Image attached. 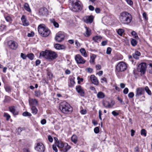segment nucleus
<instances>
[{"mask_svg": "<svg viewBox=\"0 0 152 152\" xmlns=\"http://www.w3.org/2000/svg\"><path fill=\"white\" fill-rule=\"evenodd\" d=\"M75 78L74 77H72L69 79L70 83L71 84L70 86H69L71 87H72L75 84V82L74 80Z\"/></svg>", "mask_w": 152, "mask_h": 152, "instance_id": "nucleus-34", "label": "nucleus"}, {"mask_svg": "<svg viewBox=\"0 0 152 152\" xmlns=\"http://www.w3.org/2000/svg\"><path fill=\"white\" fill-rule=\"evenodd\" d=\"M29 102L30 105L34 106V105H36L38 104V101L35 99H29Z\"/></svg>", "mask_w": 152, "mask_h": 152, "instance_id": "nucleus-21", "label": "nucleus"}, {"mask_svg": "<svg viewBox=\"0 0 152 152\" xmlns=\"http://www.w3.org/2000/svg\"><path fill=\"white\" fill-rule=\"evenodd\" d=\"M48 139L49 141L50 142H52L53 141V139L52 137L50 136L49 135L48 136Z\"/></svg>", "mask_w": 152, "mask_h": 152, "instance_id": "nucleus-60", "label": "nucleus"}, {"mask_svg": "<svg viewBox=\"0 0 152 152\" xmlns=\"http://www.w3.org/2000/svg\"><path fill=\"white\" fill-rule=\"evenodd\" d=\"M4 116L6 118V120L7 121H8L10 118V115L7 113H4Z\"/></svg>", "mask_w": 152, "mask_h": 152, "instance_id": "nucleus-41", "label": "nucleus"}, {"mask_svg": "<svg viewBox=\"0 0 152 152\" xmlns=\"http://www.w3.org/2000/svg\"><path fill=\"white\" fill-rule=\"evenodd\" d=\"M63 148L62 151L64 152H66L69 150L70 149L71 147L67 143H64Z\"/></svg>", "mask_w": 152, "mask_h": 152, "instance_id": "nucleus-22", "label": "nucleus"}, {"mask_svg": "<svg viewBox=\"0 0 152 152\" xmlns=\"http://www.w3.org/2000/svg\"><path fill=\"white\" fill-rule=\"evenodd\" d=\"M20 56L23 59H25L27 57V55L26 56L25 54L22 53H21Z\"/></svg>", "mask_w": 152, "mask_h": 152, "instance_id": "nucleus-50", "label": "nucleus"}, {"mask_svg": "<svg viewBox=\"0 0 152 152\" xmlns=\"http://www.w3.org/2000/svg\"><path fill=\"white\" fill-rule=\"evenodd\" d=\"M141 134L142 135H144L145 136H146V131L144 129H142L141 130Z\"/></svg>", "mask_w": 152, "mask_h": 152, "instance_id": "nucleus-43", "label": "nucleus"}, {"mask_svg": "<svg viewBox=\"0 0 152 152\" xmlns=\"http://www.w3.org/2000/svg\"><path fill=\"white\" fill-rule=\"evenodd\" d=\"M41 123L42 125H44L46 123V121L45 119H43L41 121Z\"/></svg>", "mask_w": 152, "mask_h": 152, "instance_id": "nucleus-58", "label": "nucleus"}, {"mask_svg": "<svg viewBox=\"0 0 152 152\" xmlns=\"http://www.w3.org/2000/svg\"><path fill=\"white\" fill-rule=\"evenodd\" d=\"M76 89L81 96L82 97L84 96L85 94V91L81 86L80 85L76 86Z\"/></svg>", "mask_w": 152, "mask_h": 152, "instance_id": "nucleus-13", "label": "nucleus"}, {"mask_svg": "<svg viewBox=\"0 0 152 152\" xmlns=\"http://www.w3.org/2000/svg\"><path fill=\"white\" fill-rule=\"evenodd\" d=\"M145 89L146 92L149 95H151V91L149 89L148 87V86H146L145 88Z\"/></svg>", "mask_w": 152, "mask_h": 152, "instance_id": "nucleus-37", "label": "nucleus"}, {"mask_svg": "<svg viewBox=\"0 0 152 152\" xmlns=\"http://www.w3.org/2000/svg\"><path fill=\"white\" fill-rule=\"evenodd\" d=\"M132 19L131 15L127 12H123L120 14L119 19L122 24L128 25L131 23Z\"/></svg>", "mask_w": 152, "mask_h": 152, "instance_id": "nucleus-1", "label": "nucleus"}, {"mask_svg": "<svg viewBox=\"0 0 152 152\" xmlns=\"http://www.w3.org/2000/svg\"><path fill=\"white\" fill-rule=\"evenodd\" d=\"M35 96L37 97H39L41 95V92L39 91H35Z\"/></svg>", "mask_w": 152, "mask_h": 152, "instance_id": "nucleus-42", "label": "nucleus"}, {"mask_svg": "<svg viewBox=\"0 0 152 152\" xmlns=\"http://www.w3.org/2000/svg\"><path fill=\"white\" fill-rule=\"evenodd\" d=\"M71 140L75 144H76L77 142V137L75 134H73L71 137Z\"/></svg>", "mask_w": 152, "mask_h": 152, "instance_id": "nucleus-24", "label": "nucleus"}, {"mask_svg": "<svg viewBox=\"0 0 152 152\" xmlns=\"http://www.w3.org/2000/svg\"><path fill=\"white\" fill-rule=\"evenodd\" d=\"M34 33L33 32H31V33H29L28 34V36L29 37H33L34 35Z\"/></svg>", "mask_w": 152, "mask_h": 152, "instance_id": "nucleus-54", "label": "nucleus"}, {"mask_svg": "<svg viewBox=\"0 0 152 152\" xmlns=\"http://www.w3.org/2000/svg\"><path fill=\"white\" fill-rule=\"evenodd\" d=\"M96 67L97 70H99L101 69V66L99 64L96 65Z\"/></svg>", "mask_w": 152, "mask_h": 152, "instance_id": "nucleus-64", "label": "nucleus"}, {"mask_svg": "<svg viewBox=\"0 0 152 152\" xmlns=\"http://www.w3.org/2000/svg\"><path fill=\"white\" fill-rule=\"evenodd\" d=\"M96 56L95 54H92L90 57V59L89 62L90 63H94L95 61V59L96 58Z\"/></svg>", "mask_w": 152, "mask_h": 152, "instance_id": "nucleus-29", "label": "nucleus"}, {"mask_svg": "<svg viewBox=\"0 0 152 152\" xmlns=\"http://www.w3.org/2000/svg\"><path fill=\"white\" fill-rule=\"evenodd\" d=\"M59 107L60 110L64 113H67L72 110V108L70 105L66 102H62Z\"/></svg>", "mask_w": 152, "mask_h": 152, "instance_id": "nucleus-5", "label": "nucleus"}, {"mask_svg": "<svg viewBox=\"0 0 152 152\" xmlns=\"http://www.w3.org/2000/svg\"><path fill=\"white\" fill-rule=\"evenodd\" d=\"M149 66L148 67L149 72L150 73L152 74V63L149 64Z\"/></svg>", "mask_w": 152, "mask_h": 152, "instance_id": "nucleus-44", "label": "nucleus"}, {"mask_svg": "<svg viewBox=\"0 0 152 152\" xmlns=\"http://www.w3.org/2000/svg\"><path fill=\"white\" fill-rule=\"evenodd\" d=\"M111 51V48H108L107 50L106 53L107 54H110Z\"/></svg>", "mask_w": 152, "mask_h": 152, "instance_id": "nucleus-51", "label": "nucleus"}, {"mask_svg": "<svg viewBox=\"0 0 152 152\" xmlns=\"http://www.w3.org/2000/svg\"><path fill=\"white\" fill-rule=\"evenodd\" d=\"M127 3L130 5H132L133 4L132 1L131 0H125Z\"/></svg>", "mask_w": 152, "mask_h": 152, "instance_id": "nucleus-59", "label": "nucleus"}, {"mask_svg": "<svg viewBox=\"0 0 152 152\" xmlns=\"http://www.w3.org/2000/svg\"><path fill=\"white\" fill-rule=\"evenodd\" d=\"M101 80H102L101 83H103V82H107V79L105 77H103L101 78Z\"/></svg>", "mask_w": 152, "mask_h": 152, "instance_id": "nucleus-62", "label": "nucleus"}, {"mask_svg": "<svg viewBox=\"0 0 152 152\" xmlns=\"http://www.w3.org/2000/svg\"><path fill=\"white\" fill-rule=\"evenodd\" d=\"M5 19L7 22H11L12 21L11 18L9 16H7L5 17Z\"/></svg>", "mask_w": 152, "mask_h": 152, "instance_id": "nucleus-40", "label": "nucleus"}, {"mask_svg": "<svg viewBox=\"0 0 152 152\" xmlns=\"http://www.w3.org/2000/svg\"><path fill=\"white\" fill-rule=\"evenodd\" d=\"M129 89L128 88H126L123 90V93L125 94H126L128 93Z\"/></svg>", "mask_w": 152, "mask_h": 152, "instance_id": "nucleus-53", "label": "nucleus"}, {"mask_svg": "<svg viewBox=\"0 0 152 152\" xmlns=\"http://www.w3.org/2000/svg\"><path fill=\"white\" fill-rule=\"evenodd\" d=\"M64 38L65 36L64 33L60 31L56 34L55 39L56 41L60 42L63 41Z\"/></svg>", "mask_w": 152, "mask_h": 152, "instance_id": "nucleus-8", "label": "nucleus"}, {"mask_svg": "<svg viewBox=\"0 0 152 152\" xmlns=\"http://www.w3.org/2000/svg\"><path fill=\"white\" fill-rule=\"evenodd\" d=\"M94 130L95 133L97 134L99 132V129L98 127H95L94 129Z\"/></svg>", "mask_w": 152, "mask_h": 152, "instance_id": "nucleus-49", "label": "nucleus"}, {"mask_svg": "<svg viewBox=\"0 0 152 152\" xmlns=\"http://www.w3.org/2000/svg\"><path fill=\"white\" fill-rule=\"evenodd\" d=\"M140 55V53L138 51H135L134 53L133 54V57L136 59H138Z\"/></svg>", "mask_w": 152, "mask_h": 152, "instance_id": "nucleus-28", "label": "nucleus"}, {"mask_svg": "<svg viewBox=\"0 0 152 152\" xmlns=\"http://www.w3.org/2000/svg\"><path fill=\"white\" fill-rule=\"evenodd\" d=\"M50 21L52 23L53 25L56 28L58 27L59 26V24H58L56 22L55 20L53 19H51L50 20Z\"/></svg>", "mask_w": 152, "mask_h": 152, "instance_id": "nucleus-32", "label": "nucleus"}, {"mask_svg": "<svg viewBox=\"0 0 152 152\" xmlns=\"http://www.w3.org/2000/svg\"><path fill=\"white\" fill-rule=\"evenodd\" d=\"M80 113L83 114H85L87 113V111L86 110H83L80 111Z\"/></svg>", "mask_w": 152, "mask_h": 152, "instance_id": "nucleus-61", "label": "nucleus"}, {"mask_svg": "<svg viewBox=\"0 0 152 152\" xmlns=\"http://www.w3.org/2000/svg\"><path fill=\"white\" fill-rule=\"evenodd\" d=\"M8 45L9 48L12 50H16L18 47V43L13 40L9 41L8 42Z\"/></svg>", "mask_w": 152, "mask_h": 152, "instance_id": "nucleus-10", "label": "nucleus"}, {"mask_svg": "<svg viewBox=\"0 0 152 152\" xmlns=\"http://www.w3.org/2000/svg\"><path fill=\"white\" fill-rule=\"evenodd\" d=\"M112 114L114 116H117L119 115V113L116 112L115 111H113L112 112Z\"/></svg>", "mask_w": 152, "mask_h": 152, "instance_id": "nucleus-48", "label": "nucleus"}, {"mask_svg": "<svg viewBox=\"0 0 152 152\" xmlns=\"http://www.w3.org/2000/svg\"><path fill=\"white\" fill-rule=\"evenodd\" d=\"M131 44L133 46H135L137 44V42L135 39H132L131 40Z\"/></svg>", "mask_w": 152, "mask_h": 152, "instance_id": "nucleus-36", "label": "nucleus"}, {"mask_svg": "<svg viewBox=\"0 0 152 152\" xmlns=\"http://www.w3.org/2000/svg\"><path fill=\"white\" fill-rule=\"evenodd\" d=\"M117 99L119 101H120V103L122 104H124V102H123V100L122 99H121V98H119V97H118L117 98Z\"/></svg>", "mask_w": 152, "mask_h": 152, "instance_id": "nucleus-57", "label": "nucleus"}, {"mask_svg": "<svg viewBox=\"0 0 152 152\" xmlns=\"http://www.w3.org/2000/svg\"><path fill=\"white\" fill-rule=\"evenodd\" d=\"M40 57H44L48 59L53 60L58 57L57 53L54 51L46 50L45 51H42L40 53Z\"/></svg>", "mask_w": 152, "mask_h": 152, "instance_id": "nucleus-2", "label": "nucleus"}, {"mask_svg": "<svg viewBox=\"0 0 152 152\" xmlns=\"http://www.w3.org/2000/svg\"><path fill=\"white\" fill-rule=\"evenodd\" d=\"M56 144H53L52 146V148L53 150L55 151V152H58V149L56 148Z\"/></svg>", "mask_w": 152, "mask_h": 152, "instance_id": "nucleus-45", "label": "nucleus"}, {"mask_svg": "<svg viewBox=\"0 0 152 152\" xmlns=\"http://www.w3.org/2000/svg\"><path fill=\"white\" fill-rule=\"evenodd\" d=\"M146 68V64L145 63H142L138 66V71L141 72V74L145 73Z\"/></svg>", "mask_w": 152, "mask_h": 152, "instance_id": "nucleus-7", "label": "nucleus"}, {"mask_svg": "<svg viewBox=\"0 0 152 152\" xmlns=\"http://www.w3.org/2000/svg\"><path fill=\"white\" fill-rule=\"evenodd\" d=\"M48 11L45 8H41L39 10V14L42 16H44L47 14Z\"/></svg>", "mask_w": 152, "mask_h": 152, "instance_id": "nucleus-18", "label": "nucleus"}, {"mask_svg": "<svg viewBox=\"0 0 152 152\" xmlns=\"http://www.w3.org/2000/svg\"><path fill=\"white\" fill-rule=\"evenodd\" d=\"M124 31V30L121 29H119L117 31L118 34L120 36H122Z\"/></svg>", "mask_w": 152, "mask_h": 152, "instance_id": "nucleus-39", "label": "nucleus"}, {"mask_svg": "<svg viewBox=\"0 0 152 152\" xmlns=\"http://www.w3.org/2000/svg\"><path fill=\"white\" fill-rule=\"evenodd\" d=\"M107 41H104L102 42L101 44L102 45L104 46L107 45Z\"/></svg>", "mask_w": 152, "mask_h": 152, "instance_id": "nucleus-63", "label": "nucleus"}, {"mask_svg": "<svg viewBox=\"0 0 152 152\" xmlns=\"http://www.w3.org/2000/svg\"><path fill=\"white\" fill-rule=\"evenodd\" d=\"M94 17L93 15L86 16L83 18V21L86 23H91L93 21Z\"/></svg>", "mask_w": 152, "mask_h": 152, "instance_id": "nucleus-14", "label": "nucleus"}, {"mask_svg": "<svg viewBox=\"0 0 152 152\" xmlns=\"http://www.w3.org/2000/svg\"><path fill=\"white\" fill-rule=\"evenodd\" d=\"M134 93L132 92H131L129 93V94L128 95V96L130 98H132L134 97Z\"/></svg>", "mask_w": 152, "mask_h": 152, "instance_id": "nucleus-47", "label": "nucleus"}, {"mask_svg": "<svg viewBox=\"0 0 152 152\" xmlns=\"http://www.w3.org/2000/svg\"><path fill=\"white\" fill-rule=\"evenodd\" d=\"M80 52L81 55L84 57H86L88 55L86 50L84 48H81L80 50Z\"/></svg>", "mask_w": 152, "mask_h": 152, "instance_id": "nucleus-26", "label": "nucleus"}, {"mask_svg": "<svg viewBox=\"0 0 152 152\" xmlns=\"http://www.w3.org/2000/svg\"><path fill=\"white\" fill-rule=\"evenodd\" d=\"M21 20L23 23V25L24 26H28L29 24L28 21L26 19V17L23 15L21 18Z\"/></svg>", "mask_w": 152, "mask_h": 152, "instance_id": "nucleus-17", "label": "nucleus"}, {"mask_svg": "<svg viewBox=\"0 0 152 152\" xmlns=\"http://www.w3.org/2000/svg\"><path fill=\"white\" fill-rule=\"evenodd\" d=\"M90 78L92 83L96 85L99 84V81L97 78L94 75H91Z\"/></svg>", "mask_w": 152, "mask_h": 152, "instance_id": "nucleus-16", "label": "nucleus"}, {"mask_svg": "<svg viewBox=\"0 0 152 152\" xmlns=\"http://www.w3.org/2000/svg\"><path fill=\"white\" fill-rule=\"evenodd\" d=\"M105 96V95L101 91L98 92L97 94V97L99 99L103 98Z\"/></svg>", "mask_w": 152, "mask_h": 152, "instance_id": "nucleus-25", "label": "nucleus"}, {"mask_svg": "<svg viewBox=\"0 0 152 152\" xmlns=\"http://www.w3.org/2000/svg\"><path fill=\"white\" fill-rule=\"evenodd\" d=\"M27 57L31 60H32L33 59L34 56L33 54L31 53L28 54L27 55Z\"/></svg>", "mask_w": 152, "mask_h": 152, "instance_id": "nucleus-35", "label": "nucleus"}, {"mask_svg": "<svg viewBox=\"0 0 152 152\" xmlns=\"http://www.w3.org/2000/svg\"><path fill=\"white\" fill-rule=\"evenodd\" d=\"M38 30L39 34L43 37H47L50 34V31L44 24H40L38 27Z\"/></svg>", "mask_w": 152, "mask_h": 152, "instance_id": "nucleus-3", "label": "nucleus"}, {"mask_svg": "<svg viewBox=\"0 0 152 152\" xmlns=\"http://www.w3.org/2000/svg\"><path fill=\"white\" fill-rule=\"evenodd\" d=\"M102 38L101 36H96L93 37L92 39L95 42H98L100 41Z\"/></svg>", "mask_w": 152, "mask_h": 152, "instance_id": "nucleus-23", "label": "nucleus"}, {"mask_svg": "<svg viewBox=\"0 0 152 152\" xmlns=\"http://www.w3.org/2000/svg\"><path fill=\"white\" fill-rule=\"evenodd\" d=\"M71 10L74 12H77L82 9V4L78 0H71Z\"/></svg>", "mask_w": 152, "mask_h": 152, "instance_id": "nucleus-4", "label": "nucleus"}, {"mask_svg": "<svg viewBox=\"0 0 152 152\" xmlns=\"http://www.w3.org/2000/svg\"><path fill=\"white\" fill-rule=\"evenodd\" d=\"M56 146L59 148H63L64 147V143L61 142L56 141L55 143Z\"/></svg>", "mask_w": 152, "mask_h": 152, "instance_id": "nucleus-27", "label": "nucleus"}, {"mask_svg": "<svg viewBox=\"0 0 152 152\" xmlns=\"http://www.w3.org/2000/svg\"><path fill=\"white\" fill-rule=\"evenodd\" d=\"M55 48L57 49L60 50L65 48V47L63 45H61L59 44H56L55 45Z\"/></svg>", "mask_w": 152, "mask_h": 152, "instance_id": "nucleus-30", "label": "nucleus"}, {"mask_svg": "<svg viewBox=\"0 0 152 152\" xmlns=\"http://www.w3.org/2000/svg\"><path fill=\"white\" fill-rule=\"evenodd\" d=\"M10 111L14 115H17L18 114V111L15 109V106L10 107L9 108Z\"/></svg>", "mask_w": 152, "mask_h": 152, "instance_id": "nucleus-19", "label": "nucleus"}, {"mask_svg": "<svg viewBox=\"0 0 152 152\" xmlns=\"http://www.w3.org/2000/svg\"><path fill=\"white\" fill-rule=\"evenodd\" d=\"M144 93V88L142 87L137 88L136 90L135 96L138 97L143 94Z\"/></svg>", "mask_w": 152, "mask_h": 152, "instance_id": "nucleus-15", "label": "nucleus"}, {"mask_svg": "<svg viewBox=\"0 0 152 152\" xmlns=\"http://www.w3.org/2000/svg\"><path fill=\"white\" fill-rule=\"evenodd\" d=\"M41 63V61L39 59L37 60L35 62V64L36 66L39 65Z\"/></svg>", "mask_w": 152, "mask_h": 152, "instance_id": "nucleus-56", "label": "nucleus"}, {"mask_svg": "<svg viewBox=\"0 0 152 152\" xmlns=\"http://www.w3.org/2000/svg\"><path fill=\"white\" fill-rule=\"evenodd\" d=\"M142 16L143 18H144V19L147 20H148V17L147 16V14L146 12H143V14H142Z\"/></svg>", "mask_w": 152, "mask_h": 152, "instance_id": "nucleus-55", "label": "nucleus"}, {"mask_svg": "<svg viewBox=\"0 0 152 152\" xmlns=\"http://www.w3.org/2000/svg\"><path fill=\"white\" fill-rule=\"evenodd\" d=\"M23 115L24 116H31V113H29L28 112H24L23 113Z\"/></svg>", "mask_w": 152, "mask_h": 152, "instance_id": "nucleus-38", "label": "nucleus"}, {"mask_svg": "<svg viewBox=\"0 0 152 152\" xmlns=\"http://www.w3.org/2000/svg\"><path fill=\"white\" fill-rule=\"evenodd\" d=\"M75 44L77 48H79L80 46V43L77 40H76L75 41Z\"/></svg>", "mask_w": 152, "mask_h": 152, "instance_id": "nucleus-52", "label": "nucleus"}, {"mask_svg": "<svg viewBox=\"0 0 152 152\" xmlns=\"http://www.w3.org/2000/svg\"><path fill=\"white\" fill-rule=\"evenodd\" d=\"M86 29L85 33L84 34V35L86 37H88L91 34V30L89 28L86 27H85Z\"/></svg>", "mask_w": 152, "mask_h": 152, "instance_id": "nucleus-20", "label": "nucleus"}, {"mask_svg": "<svg viewBox=\"0 0 152 152\" xmlns=\"http://www.w3.org/2000/svg\"><path fill=\"white\" fill-rule=\"evenodd\" d=\"M24 8L25 10L28 12H30L31 11V10L28 3H26L24 4Z\"/></svg>", "mask_w": 152, "mask_h": 152, "instance_id": "nucleus-31", "label": "nucleus"}, {"mask_svg": "<svg viewBox=\"0 0 152 152\" xmlns=\"http://www.w3.org/2000/svg\"><path fill=\"white\" fill-rule=\"evenodd\" d=\"M127 67V64L125 62H119L116 66L115 72L116 74H118L120 72L125 71Z\"/></svg>", "mask_w": 152, "mask_h": 152, "instance_id": "nucleus-6", "label": "nucleus"}, {"mask_svg": "<svg viewBox=\"0 0 152 152\" xmlns=\"http://www.w3.org/2000/svg\"><path fill=\"white\" fill-rule=\"evenodd\" d=\"M75 59L77 64H84L86 61V60L79 54L75 56Z\"/></svg>", "mask_w": 152, "mask_h": 152, "instance_id": "nucleus-9", "label": "nucleus"}, {"mask_svg": "<svg viewBox=\"0 0 152 152\" xmlns=\"http://www.w3.org/2000/svg\"><path fill=\"white\" fill-rule=\"evenodd\" d=\"M35 149L39 152H44L45 151V146L42 143H38Z\"/></svg>", "mask_w": 152, "mask_h": 152, "instance_id": "nucleus-12", "label": "nucleus"}, {"mask_svg": "<svg viewBox=\"0 0 152 152\" xmlns=\"http://www.w3.org/2000/svg\"><path fill=\"white\" fill-rule=\"evenodd\" d=\"M103 105L106 108H111L115 104V102L113 100H111L110 102L107 101H104L103 103Z\"/></svg>", "mask_w": 152, "mask_h": 152, "instance_id": "nucleus-11", "label": "nucleus"}, {"mask_svg": "<svg viewBox=\"0 0 152 152\" xmlns=\"http://www.w3.org/2000/svg\"><path fill=\"white\" fill-rule=\"evenodd\" d=\"M77 80H78L77 83L78 84H80V82H83V78H80L79 77H77Z\"/></svg>", "mask_w": 152, "mask_h": 152, "instance_id": "nucleus-46", "label": "nucleus"}, {"mask_svg": "<svg viewBox=\"0 0 152 152\" xmlns=\"http://www.w3.org/2000/svg\"><path fill=\"white\" fill-rule=\"evenodd\" d=\"M32 113L34 114H36L38 112V110L34 106H32L31 107Z\"/></svg>", "mask_w": 152, "mask_h": 152, "instance_id": "nucleus-33", "label": "nucleus"}]
</instances>
